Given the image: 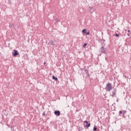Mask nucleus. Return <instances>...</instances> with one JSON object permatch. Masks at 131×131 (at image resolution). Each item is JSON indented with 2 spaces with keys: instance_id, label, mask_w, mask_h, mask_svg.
Instances as JSON below:
<instances>
[{
  "instance_id": "f257e3e1",
  "label": "nucleus",
  "mask_w": 131,
  "mask_h": 131,
  "mask_svg": "<svg viewBox=\"0 0 131 131\" xmlns=\"http://www.w3.org/2000/svg\"><path fill=\"white\" fill-rule=\"evenodd\" d=\"M112 89V84L111 83H109L107 84L105 88L106 91L110 92Z\"/></svg>"
},
{
  "instance_id": "f03ea898",
  "label": "nucleus",
  "mask_w": 131,
  "mask_h": 131,
  "mask_svg": "<svg viewBox=\"0 0 131 131\" xmlns=\"http://www.w3.org/2000/svg\"><path fill=\"white\" fill-rule=\"evenodd\" d=\"M116 94H117L116 89H115L113 90H112L111 95L113 97H114L116 95Z\"/></svg>"
},
{
  "instance_id": "7ed1b4c3",
  "label": "nucleus",
  "mask_w": 131,
  "mask_h": 131,
  "mask_svg": "<svg viewBox=\"0 0 131 131\" xmlns=\"http://www.w3.org/2000/svg\"><path fill=\"white\" fill-rule=\"evenodd\" d=\"M100 52L101 53H105V48L103 46L101 48V49L100 50Z\"/></svg>"
},
{
  "instance_id": "20e7f679",
  "label": "nucleus",
  "mask_w": 131,
  "mask_h": 131,
  "mask_svg": "<svg viewBox=\"0 0 131 131\" xmlns=\"http://www.w3.org/2000/svg\"><path fill=\"white\" fill-rule=\"evenodd\" d=\"M54 114H55V115H57V116H59L60 115V111H55L54 112Z\"/></svg>"
},
{
  "instance_id": "39448f33",
  "label": "nucleus",
  "mask_w": 131,
  "mask_h": 131,
  "mask_svg": "<svg viewBox=\"0 0 131 131\" xmlns=\"http://www.w3.org/2000/svg\"><path fill=\"white\" fill-rule=\"evenodd\" d=\"M13 54L14 57H15L19 54V53H18V51L15 50H14V53H13Z\"/></svg>"
},
{
  "instance_id": "423d86ee",
  "label": "nucleus",
  "mask_w": 131,
  "mask_h": 131,
  "mask_svg": "<svg viewBox=\"0 0 131 131\" xmlns=\"http://www.w3.org/2000/svg\"><path fill=\"white\" fill-rule=\"evenodd\" d=\"M49 43L50 45H52V46H54L55 45L54 42H53V40H50Z\"/></svg>"
},
{
  "instance_id": "0eeeda50",
  "label": "nucleus",
  "mask_w": 131,
  "mask_h": 131,
  "mask_svg": "<svg viewBox=\"0 0 131 131\" xmlns=\"http://www.w3.org/2000/svg\"><path fill=\"white\" fill-rule=\"evenodd\" d=\"M53 79L55 80V81L58 80V78L57 77H55L54 75L52 76Z\"/></svg>"
},
{
  "instance_id": "6e6552de",
  "label": "nucleus",
  "mask_w": 131,
  "mask_h": 131,
  "mask_svg": "<svg viewBox=\"0 0 131 131\" xmlns=\"http://www.w3.org/2000/svg\"><path fill=\"white\" fill-rule=\"evenodd\" d=\"M91 126V124L89 123L88 122L86 123L85 127H87L88 128Z\"/></svg>"
},
{
  "instance_id": "1a4fd4ad",
  "label": "nucleus",
  "mask_w": 131,
  "mask_h": 131,
  "mask_svg": "<svg viewBox=\"0 0 131 131\" xmlns=\"http://www.w3.org/2000/svg\"><path fill=\"white\" fill-rule=\"evenodd\" d=\"M97 129V126L96 125L94 126V128H93V130L94 131H96Z\"/></svg>"
},
{
  "instance_id": "9d476101",
  "label": "nucleus",
  "mask_w": 131,
  "mask_h": 131,
  "mask_svg": "<svg viewBox=\"0 0 131 131\" xmlns=\"http://www.w3.org/2000/svg\"><path fill=\"white\" fill-rule=\"evenodd\" d=\"M83 130V128L82 127H79L78 129V131H82Z\"/></svg>"
},
{
  "instance_id": "9b49d317",
  "label": "nucleus",
  "mask_w": 131,
  "mask_h": 131,
  "mask_svg": "<svg viewBox=\"0 0 131 131\" xmlns=\"http://www.w3.org/2000/svg\"><path fill=\"white\" fill-rule=\"evenodd\" d=\"M86 29L83 30H82V33H86Z\"/></svg>"
},
{
  "instance_id": "f8f14e48",
  "label": "nucleus",
  "mask_w": 131,
  "mask_h": 131,
  "mask_svg": "<svg viewBox=\"0 0 131 131\" xmlns=\"http://www.w3.org/2000/svg\"><path fill=\"white\" fill-rule=\"evenodd\" d=\"M13 26H13V25H12V24H11V25H9V27H10V28H12Z\"/></svg>"
},
{
  "instance_id": "ddd939ff",
  "label": "nucleus",
  "mask_w": 131,
  "mask_h": 131,
  "mask_svg": "<svg viewBox=\"0 0 131 131\" xmlns=\"http://www.w3.org/2000/svg\"><path fill=\"white\" fill-rule=\"evenodd\" d=\"M87 46V44L86 43H84V45H83V47H85L86 46Z\"/></svg>"
},
{
  "instance_id": "4468645a",
  "label": "nucleus",
  "mask_w": 131,
  "mask_h": 131,
  "mask_svg": "<svg viewBox=\"0 0 131 131\" xmlns=\"http://www.w3.org/2000/svg\"><path fill=\"white\" fill-rule=\"evenodd\" d=\"M116 37H119V35L118 34H116V35H115Z\"/></svg>"
},
{
  "instance_id": "2eb2a0df",
  "label": "nucleus",
  "mask_w": 131,
  "mask_h": 131,
  "mask_svg": "<svg viewBox=\"0 0 131 131\" xmlns=\"http://www.w3.org/2000/svg\"><path fill=\"white\" fill-rule=\"evenodd\" d=\"M85 72L88 74V71L87 70H85Z\"/></svg>"
},
{
  "instance_id": "dca6fc26",
  "label": "nucleus",
  "mask_w": 131,
  "mask_h": 131,
  "mask_svg": "<svg viewBox=\"0 0 131 131\" xmlns=\"http://www.w3.org/2000/svg\"><path fill=\"white\" fill-rule=\"evenodd\" d=\"M126 113V111H124L123 112V114H124H124Z\"/></svg>"
},
{
  "instance_id": "f3484780",
  "label": "nucleus",
  "mask_w": 131,
  "mask_h": 131,
  "mask_svg": "<svg viewBox=\"0 0 131 131\" xmlns=\"http://www.w3.org/2000/svg\"><path fill=\"white\" fill-rule=\"evenodd\" d=\"M84 123H86H86H88V122L87 121H84Z\"/></svg>"
},
{
  "instance_id": "a211bd4d",
  "label": "nucleus",
  "mask_w": 131,
  "mask_h": 131,
  "mask_svg": "<svg viewBox=\"0 0 131 131\" xmlns=\"http://www.w3.org/2000/svg\"><path fill=\"white\" fill-rule=\"evenodd\" d=\"M119 113H120V114H122V112L121 111L119 112Z\"/></svg>"
},
{
  "instance_id": "6ab92c4d",
  "label": "nucleus",
  "mask_w": 131,
  "mask_h": 131,
  "mask_svg": "<svg viewBox=\"0 0 131 131\" xmlns=\"http://www.w3.org/2000/svg\"><path fill=\"white\" fill-rule=\"evenodd\" d=\"M86 34L87 35H89V34H90V32H88V33L86 32Z\"/></svg>"
},
{
  "instance_id": "aec40b11",
  "label": "nucleus",
  "mask_w": 131,
  "mask_h": 131,
  "mask_svg": "<svg viewBox=\"0 0 131 131\" xmlns=\"http://www.w3.org/2000/svg\"><path fill=\"white\" fill-rule=\"evenodd\" d=\"M11 2L10 1L8 2V4H11Z\"/></svg>"
},
{
  "instance_id": "412c9836",
  "label": "nucleus",
  "mask_w": 131,
  "mask_h": 131,
  "mask_svg": "<svg viewBox=\"0 0 131 131\" xmlns=\"http://www.w3.org/2000/svg\"><path fill=\"white\" fill-rule=\"evenodd\" d=\"M42 115H43V116H45V112L43 113Z\"/></svg>"
},
{
  "instance_id": "4be33fe9",
  "label": "nucleus",
  "mask_w": 131,
  "mask_h": 131,
  "mask_svg": "<svg viewBox=\"0 0 131 131\" xmlns=\"http://www.w3.org/2000/svg\"><path fill=\"white\" fill-rule=\"evenodd\" d=\"M127 35H128V36H130V34H128Z\"/></svg>"
},
{
  "instance_id": "5701e85b",
  "label": "nucleus",
  "mask_w": 131,
  "mask_h": 131,
  "mask_svg": "<svg viewBox=\"0 0 131 131\" xmlns=\"http://www.w3.org/2000/svg\"><path fill=\"white\" fill-rule=\"evenodd\" d=\"M128 32H130V31H129V30H128Z\"/></svg>"
}]
</instances>
